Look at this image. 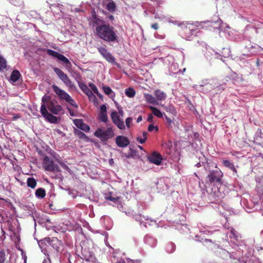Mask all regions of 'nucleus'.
<instances>
[{
  "label": "nucleus",
  "instance_id": "57",
  "mask_svg": "<svg viewBox=\"0 0 263 263\" xmlns=\"http://www.w3.org/2000/svg\"><path fill=\"white\" fill-rule=\"evenodd\" d=\"M58 162L59 163V164L65 170H68L69 169V167L68 166V165L65 163L63 161H61V160H58Z\"/></svg>",
  "mask_w": 263,
  "mask_h": 263
},
{
  "label": "nucleus",
  "instance_id": "49",
  "mask_svg": "<svg viewBox=\"0 0 263 263\" xmlns=\"http://www.w3.org/2000/svg\"><path fill=\"white\" fill-rule=\"evenodd\" d=\"M217 84H218V81L215 80H210L208 86H210L211 88L213 90H216Z\"/></svg>",
  "mask_w": 263,
  "mask_h": 263
},
{
  "label": "nucleus",
  "instance_id": "23",
  "mask_svg": "<svg viewBox=\"0 0 263 263\" xmlns=\"http://www.w3.org/2000/svg\"><path fill=\"white\" fill-rule=\"evenodd\" d=\"M205 57L207 60L210 61L212 60L213 58L219 59L222 60V55L218 54L212 49H207L205 53Z\"/></svg>",
  "mask_w": 263,
  "mask_h": 263
},
{
  "label": "nucleus",
  "instance_id": "16",
  "mask_svg": "<svg viewBox=\"0 0 263 263\" xmlns=\"http://www.w3.org/2000/svg\"><path fill=\"white\" fill-rule=\"evenodd\" d=\"M110 116L112 122L118 128L121 130L125 129V125H124L123 120L121 118V117L116 111L114 110L112 111Z\"/></svg>",
  "mask_w": 263,
  "mask_h": 263
},
{
  "label": "nucleus",
  "instance_id": "46",
  "mask_svg": "<svg viewBox=\"0 0 263 263\" xmlns=\"http://www.w3.org/2000/svg\"><path fill=\"white\" fill-rule=\"evenodd\" d=\"M73 122L74 125L76 126L79 129H80L84 123L83 120L81 119H74L73 120Z\"/></svg>",
  "mask_w": 263,
  "mask_h": 263
},
{
  "label": "nucleus",
  "instance_id": "21",
  "mask_svg": "<svg viewBox=\"0 0 263 263\" xmlns=\"http://www.w3.org/2000/svg\"><path fill=\"white\" fill-rule=\"evenodd\" d=\"M79 87L89 97L90 99L91 98H96V96L93 93L91 89H90L84 83L77 81Z\"/></svg>",
  "mask_w": 263,
  "mask_h": 263
},
{
  "label": "nucleus",
  "instance_id": "17",
  "mask_svg": "<svg viewBox=\"0 0 263 263\" xmlns=\"http://www.w3.org/2000/svg\"><path fill=\"white\" fill-rule=\"evenodd\" d=\"M182 37L186 40H191L192 36L193 35V34L198 32L197 29L191 28L190 26L189 27H187L186 26H183L182 27Z\"/></svg>",
  "mask_w": 263,
  "mask_h": 263
},
{
  "label": "nucleus",
  "instance_id": "29",
  "mask_svg": "<svg viewBox=\"0 0 263 263\" xmlns=\"http://www.w3.org/2000/svg\"><path fill=\"white\" fill-rule=\"evenodd\" d=\"M144 98L147 103L154 105L159 104L158 102H157V99H156L155 97L151 94L144 93Z\"/></svg>",
  "mask_w": 263,
  "mask_h": 263
},
{
  "label": "nucleus",
  "instance_id": "30",
  "mask_svg": "<svg viewBox=\"0 0 263 263\" xmlns=\"http://www.w3.org/2000/svg\"><path fill=\"white\" fill-rule=\"evenodd\" d=\"M223 165L226 167L231 170L234 173H237V170L234 165L233 162L228 160H223L222 161Z\"/></svg>",
  "mask_w": 263,
  "mask_h": 263
},
{
  "label": "nucleus",
  "instance_id": "18",
  "mask_svg": "<svg viewBox=\"0 0 263 263\" xmlns=\"http://www.w3.org/2000/svg\"><path fill=\"white\" fill-rule=\"evenodd\" d=\"M149 161L156 165H159L162 162L163 159L162 156L156 152H153L147 156Z\"/></svg>",
  "mask_w": 263,
  "mask_h": 263
},
{
  "label": "nucleus",
  "instance_id": "51",
  "mask_svg": "<svg viewBox=\"0 0 263 263\" xmlns=\"http://www.w3.org/2000/svg\"><path fill=\"white\" fill-rule=\"evenodd\" d=\"M147 130L149 132H157L159 130V127L157 126H155L153 124L149 125L147 128Z\"/></svg>",
  "mask_w": 263,
  "mask_h": 263
},
{
  "label": "nucleus",
  "instance_id": "24",
  "mask_svg": "<svg viewBox=\"0 0 263 263\" xmlns=\"http://www.w3.org/2000/svg\"><path fill=\"white\" fill-rule=\"evenodd\" d=\"M133 218L135 221L138 222L140 225H143L144 227H146V222L145 221H148L149 220L147 216L142 215L141 214H137L135 212Z\"/></svg>",
  "mask_w": 263,
  "mask_h": 263
},
{
  "label": "nucleus",
  "instance_id": "63",
  "mask_svg": "<svg viewBox=\"0 0 263 263\" xmlns=\"http://www.w3.org/2000/svg\"><path fill=\"white\" fill-rule=\"evenodd\" d=\"M241 257L243 259V261L245 262V260H246V259H248V258L246 257H242V256H238L237 258L233 259L234 260V263H241L239 258Z\"/></svg>",
  "mask_w": 263,
  "mask_h": 263
},
{
  "label": "nucleus",
  "instance_id": "44",
  "mask_svg": "<svg viewBox=\"0 0 263 263\" xmlns=\"http://www.w3.org/2000/svg\"><path fill=\"white\" fill-rule=\"evenodd\" d=\"M165 119L167 124V127L168 128H172L175 125V122L166 116H165Z\"/></svg>",
  "mask_w": 263,
  "mask_h": 263
},
{
  "label": "nucleus",
  "instance_id": "54",
  "mask_svg": "<svg viewBox=\"0 0 263 263\" xmlns=\"http://www.w3.org/2000/svg\"><path fill=\"white\" fill-rule=\"evenodd\" d=\"M80 129L84 131V132L88 133L90 130V127L87 124L84 123Z\"/></svg>",
  "mask_w": 263,
  "mask_h": 263
},
{
  "label": "nucleus",
  "instance_id": "25",
  "mask_svg": "<svg viewBox=\"0 0 263 263\" xmlns=\"http://www.w3.org/2000/svg\"><path fill=\"white\" fill-rule=\"evenodd\" d=\"M104 5H106V9L110 12H114L117 9L116 4L112 0H103Z\"/></svg>",
  "mask_w": 263,
  "mask_h": 263
},
{
  "label": "nucleus",
  "instance_id": "27",
  "mask_svg": "<svg viewBox=\"0 0 263 263\" xmlns=\"http://www.w3.org/2000/svg\"><path fill=\"white\" fill-rule=\"evenodd\" d=\"M155 14V18L156 19H158L160 21H163L164 22H167L169 23H173L167 16H165L162 12L157 11L156 12H154Z\"/></svg>",
  "mask_w": 263,
  "mask_h": 263
},
{
  "label": "nucleus",
  "instance_id": "13",
  "mask_svg": "<svg viewBox=\"0 0 263 263\" xmlns=\"http://www.w3.org/2000/svg\"><path fill=\"white\" fill-rule=\"evenodd\" d=\"M55 73L58 75L59 79L69 88L74 89L76 88V86L72 82L70 79L68 78L67 75L61 69L59 68L55 67L53 68Z\"/></svg>",
  "mask_w": 263,
  "mask_h": 263
},
{
  "label": "nucleus",
  "instance_id": "20",
  "mask_svg": "<svg viewBox=\"0 0 263 263\" xmlns=\"http://www.w3.org/2000/svg\"><path fill=\"white\" fill-rule=\"evenodd\" d=\"M219 253L221 255V257L226 259H228V258L235 259L238 257L237 256V255H238V253L237 252H236L235 253H234L233 252L231 253L229 251H227L224 249H219Z\"/></svg>",
  "mask_w": 263,
  "mask_h": 263
},
{
  "label": "nucleus",
  "instance_id": "33",
  "mask_svg": "<svg viewBox=\"0 0 263 263\" xmlns=\"http://www.w3.org/2000/svg\"><path fill=\"white\" fill-rule=\"evenodd\" d=\"M35 195L39 199L43 198L46 195L45 190L43 188L37 189L35 192Z\"/></svg>",
  "mask_w": 263,
  "mask_h": 263
},
{
  "label": "nucleus",
  "instance_id": "61",
  "mask_svg": "<svg viewBox=\"0 0 263 263\" xmlns=\"http://www.w3.org/2000/svg\"><path fill=\"white\" fill-rule=\"evenodd\" d=\"M100 113H107V107L105 104L101 105Z\"/></svg>",
  "mask_w": 263,
  "mask_h": 263
},
{
  "label": "nucleus",
  "instance_id": "40",
  "mask_svg": "<svg viewBox=\"0 0 263 263\" xmlns=\"http://www.w3.org/2000/svg\"><path fill=\"white\" fill-rule=\"evenodd\" d=\"M162 106L164 108L165 110L167 112H169L173 115H175L176 114V110L173 105H170L167 106H166L163 105Z\"/></svg>",
  "mask_w": 263,
  "mask_h": 263
},
{
  "label": "nucleus",
  "instance_id": "12",
  "mask_svg": "<svg viewBox=\"0 0 263 263\" xmlns=\"http://www.w3.org/2000/svg\"><path fill=\"white\" fill-rule=\"evenodd\" d=\"M43 166L45 171L57 173L60 171V168L57 164L54 163L52 159L48 156H45L43 161Z\"/></svg>",
  "mask_w": 263,
  "mask_h": 263
},
{
  "label": "nucleus",
  "instance_id": "35",
  "mask_svg": "<svg viewBox=\"0 0 263 263\" xmlns=\"http://www.w3.org/2000/svg\"><path fill=\"white\" fill-rule=\"evenodd\" d=\"M27 186L31 189H34L36 185V180L33 177H29L27 180Z\"/></svg>",
  "mask_w": 263,
  "mask_h": 263
},
{
  "label": "nucleus",
  "instance_id": "5",
  "mask_svg": "<svg viewBox=\"0 0 263 263\" xmlns=\"http://www.w3.org/2000/svg\"><path fill=\"white\" fill-rule=\"evenodd\" d=\"M240 200V204L243 209L248 213L258 210V200L257 198L251 197L249 195H244Z\"/></svg>",
  "mask_w": 263,
  "mask_h": 263
},
{
  "label": "nucleus",
  "instance_id": "45",
  "mask_svg": "<svg viewBox=\"0 0 263 263\" xmlns=\"http://www.w3.org/2000/svg\"><path fill=\"white\" fill-rule=\"evenodd\" d=\"M258 238L259 241L260 242V245L263 246V230L260 232ZM255 248L257 251L263 250V246L259 247L257 245L255 246Z\"/></svg>",
  "mask_w": 263,
  "mask_h": 263
},
{
  "label": "nucleus",
  "instance_id": "15",
  "mask_svg": "<svg viewBox=\"0 0 263 263\" xmlns=\"http://www.w3.org/2000/svg\"><path fill=\"white\" fill-rule=\"evenodd\" d=\"M210 233L209 231H200V233L196 235L195 236V240L201 242L205 246H212L213 242L212 239L205 237V235H208Z\"/></svg>",
  "mask_w": 263,
  "mask_h": 263
},
{
  "label": "nucleus",
  "instance_id": "7",
  "mask_svg": "<svg viewBox=\"0 0 263 263\" xmlns=\"http://www.w3.org/2000/svg\"><path fill=\"white\" fill-rule=\"evenodd\" d=\"M44 244L45 245L48 244L58 252H60L62 250L63 246L62 242L55 237H53L52 238H45L44 240H42L39 242V245L42 250V252L46 255L47 252L46 250L45 249L44 250L41 246V245Z\"/></svg>",
  "mask_w": 263,
  "mask_h": 263
},
{
  "label": "nucleus",
  "instance_id": "28",
  "mask_svg": "<svg viewBox=\"0 0 263 263\" xmlns=\"http://www.w3.org/2000/svg\"><path fill=\"white\" fill-rule=\"evenodd\" d=\"M144 241L145 243L149 245L151 247H155L157 244V240L148 235H145L144 238Z\"/></svg>",
  "mask_w": 263,
  "mask_h": 263
},
{
  "label": "nucleus",
  "instance_id": "26",
  "mask_svg": "<svg viewBox=\"0 0 263 263\" xmlns=\"http://www.w3.org/2000/svg\"><path fill=\"white\" fill-rule=\"evenodd\" d=\"M154 95L157 102L163 101L166 98V94L160 89H156L154 91Z\"/></svg>",
  "mask_w": 263,
  "mask_h": 263
},
{
  "label": "nucleus",
  "instance_id": "32",
  "mask_svg": "<svg viewBox=\"0 0 263 263\" xmlns=\"http://www.w3.org/2000/svg\"><path fill=\"white\" fill-rule=\"evenodd\" d=\"M21 77V73L17 70H14L10 76V80L13 82H16Z\"/></svg>",
  "mask_w": 263,
  "mask_h": 263
},
{
  "label": "nucleus",
  "instance_id": "3",
  "mask_svg": "<svg viewBox=\"0 0 263 263\" xmlns=\"http://www.w3.org/2000/svg\"><path fill=\"white\" fill-rule=\"evenodd\" d=\"M40 111L45 120L50 123L58 124L59 118L53 115H58L63 113V107L53 100H49L47 104H41Z\"/></svg>",
  "mask_w": 263,
  "mask_h": 263
},
{
  "label": "nucleus",
  "instance_id": "19",
  "mask_svg": "<svg viewBox=\"0 0 263 263\" xmlns=\"http://www.w3.org/2000/svg\"><path fill=\"white\" fill-rule=\"evenodd\" d=\"M98 51L101 55L109 63L115 62V58L112 54L107 50V49L103 47H100L98 48Z\"/></svg>",
  "mask_w": 263,
  "mask_h": 263
},
{
  "label": "nucleus",
  "instance_id": "31",
  "mask_svg": "<svg viewBox=\"0 0 263 263\" xmlns=\"http://www.w3.org/2000/svg\"><path fill=\"white\" fill-rule=\"evenodd\" d=\"M102 89L106 95L108 96L110 98H113L115 97V93L109 86L103 85Z\"/></svg>",
  "mask_w": 263,
  "mask_h": 263
},
{
  "label": "nucleus",
  "instance_id": "48",
  "mask_svg": "<svg viewBox=\"0 0 263 263\" xmlns=\"http://www.w3.org/2000/svg\"><path fill=\"white\" fill-rule=\"evenodd\" d=\"M245 263H261V261L258 258L253 257L250 259H246Z\"/></svg>",
  "mask_w": 263,
  "mask_h": 263
},
{
  "label": "nucleus",
  "instance_id": "39",
  "mask_svg": "<svg viewBox=\"0 0 263 263\" xmlns=\"http://www.w3.org/2000/svg\"><path fill=\"white\" fill-rule=\"evenodd\" d=\"M209 79H204L202 80L200 83L198 85L199 88H201L200 90L203 91V89L205 87L208 86V84L210 82Z\"/></svg>",
  "mask_w": 263,
  "mask_h": 263
},
{
  "label": "nucleus",
  "instance_id": "10",
  "mask_svg": "<svg viewBox=\"0 0 263 263\" xmlns=\"http://www.w3.org/2000/svg\"><path fill=\"white\" fill-rule=\"evenodd\" d=\"M94 135L99 138L102 141L104 142L113 137L115 134L112 128L108 127L106 130L98 128L95 132Z\"/></svg>",
  "mask_w": 263,
  "mask_h": 263
},
{
  "label": "nucleus",
  "instance_id": "59",
  "mask_svg": "<svg viewBox=\"0 0 263 263\" xmlns=\"http://www.w3.org/2000/svg\"><path fill=\"white\" fill-rule=\"evenodd\" d=\"M181 227V231H182L183 232H188L190 231V229L188 228L186 224H185V225H181L180 226Z\"/></svg>",
  "mask_w": 263,
  "mask_h": 263
},
{
  "label": "nucleus",
  "instance_id": "36",
  "mask_svg": "<svg viewBox=\"0 0 263 263\" xmlns=\"http://www.w3.org/2000/svg\"><path fill=\"white\" fill-rule=\"evenodd\" d=\"M74 134L77 135L80 139H87L88 138L86 135L79 129L74 128Z\"/></svg>",
  "mask_w": 263,
  "mask_h": 263
},
{
  "label": "nucleus",
  "instance_id": "6",
  "mask_svg": "<svg viewBox=\"0 0 263 263\" xmlns=\"http://www.w3.org/2000/svg\"><path fill=\"white\" fill-rule=\"evenodd\" d=\"M79 248H81V255L79 254L78 249H77L76 254L80 256L83 260L82 263H92L96 259L95 256L93 252L90 250V249L86 246H80Z\"/></svg>",
  "mask_w": 263,
  "mask_h": 263
},
{
  "label": "nucleus",
  "instance_id": "37",
  "mask_svg": "<svg viewBox=\"0 0 263 263\" xmlns=\"http://www.w3.org/2000/svg\"><path fill=\"white\" fill-rule=\"evenodd\" d=\"M227 88V85L226 83H223L222 84L218 82V84H217V87L215 90L216 93L221 92L223 90H224Z\"/></svg>",
  "mask_w": 263,
  "mask_h": 263
},
{
  "label": "nucleus",
  "instance_id": "22",
  "mask_svg": "<svg viewBox=\"0 0 263 263\" xmlns=\"http://www.w3.org/2000/svg\"><path fill=\"white\" fill-rule=\"evenodd\" d=\"M116 144L120 147H126L129 144V141L126 137L118 136L116 139Z\"/></svg>",
  "mask_w": 263,
  "mask_h": 263
},
{
  "label": "nucleus",
  "instance_id": "62",
  "mask_svg": "<svg viewBox=\"0 0 263 263\" xmlns=\"http://www.w3.org/2000/svg\"><path fill=\"white\" fill-rule=\"evenodd\" d=\"M68 194L71 196L73 198H74L76 197L77 195H76L74 191L73 190H71L70 189H68L67 190Z\"/></svg>",
  "mask_w": 263,
  "mask_h": 263
},
{
  "label": "nucleus",
  "instance_id": "14",
  "mask_svg": "<svg viewBox=\"0 0 263 263\" xmlns=\"http://www.w3.org/2000/svg\"><path fill=\"white\" fill-rule=\"evenodd\" d=\"M46 52L48 55L58 59L59 61L65 64L66 66L69 67L71 66V62L64 55L59 53L58 52L49 49H47Z\"/></svg>",
  "mask_w": 263,
  "mask_h": 263
},
{
  "label": "nucleus",
  "instance_id": "41",
  "mask_svg": "<svg viewBox=\"0 0 263 263\" xmlns=\"http://www.w3.org/2000/svg\"><path fill=\"white\" fill-rule=\"evenodd\" d=\"M6 60L0 54V71H3L7 67Z\"/></svg>",
  "mask_w": 263,
  "mask_h": 263
},
{
  "label": "nucleus",
  "instance_id": "56",
  "mask_svg": "<svg viewBox=\"0 0 263 263\" xmlns=\"http://www.w3.org/2000/svg\"><path fill=\"white\" fill-rule=\"evenodd\" d=\"M5 260V253L4 251H0V263H4Z\"/></svg>",
  "mask_w": 263,
  "mask_h": 263
},
{
  "label": "nucleus",
  "instance_id": "52",
  "mask_svg": "<svg viewBox=\"0 0 263 263\" xmlns=\"http://www.w3.org/2000/svg\"><path fill=\"white\" fill-rule=\"evenodd\" d=\"M230 53H231V51H230V50L229 48H223V52H222L223 55H222V57H224V58L228 57L230 55Z\"/></svg>",
  "mask_w": 263,
  "mask_h": 263
},
{
  "label": "nucleus",
  "instance_id": "34",
  "mask_svg": "<svg viewBox=\"0 0 263 263\" xmlns=\"http://www.w3.org/2000/svg\"><path fill=\"white\" fill-rule=\"evenodd\" d=\"M149 108L152 110L153 115L156 116V117L159 118H162L163 117V115H164V112H162L159 109H158L156 107L150 106Z\"/></svg>",
  "mask_w": 263,
  "mask_h": 263
},
{
  "label": "nucleus",
  "instance_id": "43",
  "mask_svg": "<svg viewBox=\"0 0 263 263\" xmlns=\"http://www.w3.org/2000/svg\"><path fill=\"white\" fill-rule=\"evenodd\" d=\"M233 190L236 191V192H239L242 191L243 186L241 183H239L238 181H235L233 184Z\"/></svg>",
  "mask_w": 263,
  "mask_h": 263
},
{
  "label": "nucleus",
  "instance_id": "53",
  "mask_svg": "<svg viewBox=\"0 0 263 263\" xmlns=\"http://www.w3.org/2000/svg\"><path fill=\"white\" fill-rule=\"evenodd\" d=\"M49 100H52L50 97L46 95L44 96L42 98V104H47Z\"/></svg>",
  "mask_w": 263,
  "mask_h": 263
},
{
  "label": "nucleus",
  "instance_id": "8",
  "mask_svg": "<svg viewBox=\"0 0 263 263\" xmlns=\"http://www.w3.org/2000/svg\"><path fill=\"white\" fill-rule=\"evenodd\" d=\"M52 88L53 91L56 93L60 100H65L71 106L74 107H78V105L75 103L74 100L65 91L61 89L54 84L52 85Z\"/></svg>",
  "mask_w": 263,
  "mask_h": 263
},
{
  "label": "nucleus",
  "instance_id": "50",
  "mask_svg": "<svg viewBox=\"0 0 263 263\" xmlns=\"http://www.w3.org/2000/svg\"><path fill=\"white\" fill-rule=\"evenodd\" d=\"M162 146L164 148L171 151L173 147V142L172 141L169 140L167 142L163 143Z\"/></svg>",
  "mask_w": 263,
  "mask_h": 263
},
{
  "label": "nucleus",
  "instance_id": "55",
  "mask_svg": "<svg viewBox=\"0 0 263 263\" xmlns=\"http://www.w3.org/2000/svg\"><path fill=\"white\" fill-rule=\"evenodd\" d=\"M132 121H133V118L132 117H128L125 120L126 126H127V127L128 128L130 127V125L132 123Z\"/></svg>",
  "mask_w": 263,
  "mask_h": 263
},
{
  "label": "nucleus",
  "instance_id": "11",
  "mask_svg": "<svg viewBox=\"0 0 263 263\" xmlns=\"http://www.w3.org/2000/svg\"><path fill=\"white\" fill-rule=\"evenodd\" d=\"M203 23L206 24L207 26L211 27L214 29H218L220 32H226V30L225 29L229 28L227 24L223 23L221 19L218 17H216V19L215 20H208Z\"/></svg>",
  "mask_w": 263,
  "mask_h": 263
},
{
  "label": "nucleus",
  "instance_id": "4",
  "mask_svg": "<svg viewBox=\"0 0 263 263\" xmlns=\"http://www.w3.org/2000/svg\"><path fill=\"white\" fill-rule=\"evenodd\" d=\"M204 167L206 171L208 172L206 179L209 182L221 183L223 173L215 163L206 162V164L204 165Z\"/></svg>",
  "mask_w": 263,
  "mask_h": 263
},
{
  "label": "nucleus",
  "instance_id": "47",
  "mask_svg": "<svg viewBox=\"0 0 263 263\" xmlns=\"http://www.w3.org/2000/svg\"><path fill=\"white\" fill-rule=\"evenodd\" d=\"M99 119L101 122L106 123L108 121L107 113H100L99 114Z\"/></svg>",
  "mask_w": 263,
  "mask_h": 263
},
{
  "label": "nucleus",
  "instance_id": "58",
  "mask_svg": "<svg viewBox=\"0 0 263 263\" xmlns=\"http://www.w3.org/2000/svg\"><path fill=\"white\" fill-rule=\"evenodd\" d=\"M255 136L260 138H263V133H262L261 129L258 128L256 133Z\"/></svg>",
  "mask_w": 263,
  "mask_h": 263
},
{
  "label": "nucleus",
  "instance_id": "42",
  "mask_svg": "<svg viewBox=\"0 0 263 263\" xmlns=\"http://www.w3.org/2000/svg\"><path fill=\"white\" fill-rule=\"evenodd\" d=\"M176 249V246L174 243L172 242L168 243L166 247V250L167 253H173Z\"/></svg>",
  "mask_w": 263,
  "mask_h": 263
},
{
  "label": "nucleus",
  "instance_id": "9",
  "mask_svg": "<svg viewBox=\"0 0 263 263\" xmlns=\"http://www.w3.org/2000/svg\"><path fill=\"white\" fill-rule=\"evenodd\" d=\"M52 88L53 91L56 93L60 100H65L71 106L74 107H78V105L75 103L74 100L65 91L61 89L54 84L52 85Z\"/></svg>",
  "mask_w": 263,
  "mask_h": 263
},
{
  "label": "nucleus",
  "instance_id": "2",
  "mask_svg": "<svg viewBox=\"0 0 263 263\" xmlns=\"http://www.w3.org/2000/svg\"><path fill=\"white\" fill-rule=\"evenodd\" d=\"M90 19V23L95 29L96 35L98 38L110 44L119 43L118 30L98 16L94 10L91 12Z\"/></svg>",
  "mask_w": 263,
  "mask_h": 263
},
{
  "label": "nucleus",
  "instance_id": "38",
  "mask_svg": "<svg viewBox=\"0 0 263 263\" xmlns=\"http://www.w3.org/2000/svg\"><path fill=\"white\" fill-rule=\"evenodd\" d=\"M125 93L126 96L129 98H133L135 96L136 92L133 88L129 87L126 89Z\"/></svg>",
  "mask_w": 263,
  "mask_h": 263
},
{
  "label": "nucleus",
  "instance_id": "64",
  "mask_svg": "<svg viewBox=\"0 0 263 263\" xmlns=\"http://www.w3.org/2000/svg\"><path fill=\"white\" fill-rule=\"evenodd\" d=\"M135 212L133 210H129L127 212H125V214L126 215L130 217H133Z\"/></svg>",
  "mask_w": 263,
  "mask_h": 263
},
{
  "label": "nucleus",
  "instance_id": "60",
  "mask_svg": "<svg viewBox=\"0 0 263 263\" xmlns=\"http://www.w3.org/2000/svg\"><path fill=\"white\" fill-rule=\"evenodd\" d=\"M113 257L114 258V260H113L114 261L118 263H125V260L121 258H117V259H116V256L114 254L113 255Z\"/></svg>",
  "mask_w": 263,
  "mask_h": 263
},
{
  "label": "nucleus",
  "instance_id": "1",
  "mask_svg": "<svg viewBox=\"0 0 263 263\" xmlns=\"http://www.w3.org/2000/svg\"><path fill=\"white\" fill-rule=\"evenodd\" d=\"M227 231L224 232L226 234V240L229 241L230 245H233L238 253L237 256H242V257L249 258L253 255L255 239L254 238H249L247 240L242 239V235L238 232L236 231L232 227H228L224 226Z\"/></svg>",
  "mask_w": 263,
  "mask_h": 263
}]
</instances>
